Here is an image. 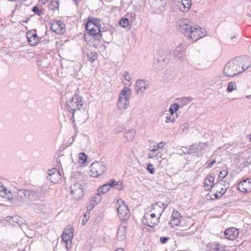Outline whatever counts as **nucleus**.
Segmentation results:
<instances>
[{
  "mask_svg": "<svg viewBox=\"0 0 251 251\" xmlns=\"http://www.w3.org/2000/svg\"><path fill=\"white\" fill-rule=\"evenodd\" d=\"M63 99L66 100L67 111L72 114V118H74L75 113L76 110H80L83 106L82 98L78 95L77 91H76L74 94L71 92H66Z\"/></svg>",
  "mask_w": 251,
  "mask_h": 251,
  "instance_id": "f257e3e1",
  "label": "nucleus"
},
{
  "mask_svg": "<svg viewBox=\"0 0 251 251\" xmlns=\"http://www.w3.org/2000/svg\"><path fill=\"white\" fill-rule=\"evenodd\" d=\"M237 59L235 57L229 61L225 65L223 70L225 76L232 77L244 72L243 69H240V65Z\"/></svg>",
  "mask_w": 251,
  "mask_h": 251,
  "instance_id": "f03ea898",
  "label": "nucleus"
},
{
  "mask_svg": "<svg viewBox=\"0 0 251 251\" xmlns=\"http://www.w3.org/2000/svg\"><path fill=\"white\" fill-rule=\"evenodd\" d=\"M85 29L88 31L87 34L89 35L92 36L95 40L100 41L102 36H105L108 33L111 35L112 33L108 31H105L102 32L99 26L94 25L90 20L88 21L85 25Z\"/></svg>",
  "mask_w": 251,
  "mask_h": 251,
  "instance_id": "7ed1b4c3",
  "label": "nucleus"
},
{
  "mask_svg": "<svg viewBox=\"0 0 251 251\" xmlns=\"http://www.w3.org/2000/svg\"><path fill=\"white\" fill-rule=\"evenodd\" d=\"M188 34L186 33L185 36L194 41L204 37L206 34L204 28H202L198 25H193V24L191 25V29H188Z\"/></svg>",
  "mask_w": 251,
  "mask_h": 251,
  "instance_id": "20e7f679",
  "label": "nucleus"
},
{
  "mask_svg": "<svg viewBox=\"0 0 251 251\" xmlns=\"http://www.w3.org/2000/svg\"><path fill=\"white\" fill-rule=\"evenodd\" d=\"M131 94V90L126 87H124L122 90L118 101V106L119 109H125L127 108L129 104V98Z\"/></svg>",
  "mask_w": 251,
  "mask_h": 251,
  "instance_id": "39448f33",
  "label": "nucleus"
},
{
  "mask_svg": "<svg viewBox=\"0 0 251 251\" xmlns=\"http://www.w3.org/2000/svg\"><path fill=\"white\" fill-rule=\"evenodd\" d=\"M90 168V176L93 177H96L102 175L107 170L104 162L98 161L93 163Z\"/></svg>",
  "mask_w": 251,
  "mask_h": 251,
  "instance_id": "423d86ee",
  "label": "nucleus"
},
{
  "mask_svg": "<svg viewBox=\"0 0 251 251\" xmlns=\"http://www.w3.org/2000/svg\"><path fill=\"white\" fill-rule=\"evenodd\" d=\"M160 217H156L155 213L150 214L149 213H145L142 219V222L144 225L154 228L159 223V219Z\"/></svg>",
  "mask_w": 251,
  "mask_h": 251,
  "instance_id": "0eeeda50",
  "label": "nucleus"
},
{
  "mask_svg": "<svg viewBox=\"0 0 251 251\" xmlns=\"http://www.w3.org/2000/svg\"><path fill=\"white\" fill-rule=\"evenodd\" d=\"M207 143H195L192 145L189 148L187 147H184L186 151H184V154H196L198 156L201 152L205 150V147L208 146Z\"/></svg>",
  "mask_w": 251,
  "mask_h": 251,
  "instance_id": "6e6552de",
  "label": "nucleus"
},
{
  "mask_svg": "<svg viewBox=\"0 0 251 251\" xmlns=\"http://www.w3.org/2000/svg\"><path fill=\"white\" fill-rule=\"evenodd\" d=\"M74 230L71 226L65 227L62 234V239L66 244V247L69 249L71 247L72 241L74 237Z\"/></svg>",
  "mask_w": 251,
  "mask_h": 251,
  "instance_id": "1a4fd4ad",
  "label": "nucleus"
},
{
  "mask_svg": "<svg viewBox=\"0 0 251 251\" xmlns=\"http://www.w3.org/2000/svg\"><path fill=\"white\" fill-rule=\"evenodd\" d=\"M50 29L53 32L61 34L66 32L65 25L62 22L52 20L50 21Z\"/></svg>",
  "mask_w": 251,
  "mask_h": 251,
  "instance_id": "9d476101",
  "label": "nucleus"
},
{
  "mask_svg": "<svg viewBox=\"0 0 251 251\" xmlns=\"http://www.w3.org/2000/svg\"><path fill=\"white\" fill-rule=\"evenodd\" d=\"M192 24L189 22L187 19L182 18L177 20L176 26L177 29L185 35L186 33L188 34V29H191Z\"/></svg>",
  "mask_w": 251,
  "mask_h": 251,
  "instance_id": "9b49d317",
  "label": "nucleus"
},
{
  "mask_svg": "<svg viewBox=\"0 0 251 251\" xmlns=\"http://www.w3.org/2000/svg\"><path fill=\"white\" fill-rule=\"evenodd\" d=\"M70 193L76 200H80L83 196V188L78 183H75L71 186Z\"/></svg>",
  "mask_w": 251,
  "mask_h": 251,
  "instance_id": "f8f14e48",
  "label": "nucleus"
},
{
  "mask_svg": "<svg viewBox=\"0 0 251 251\" xmlns=\"http://www.w3.org/2000/svg\"><path fill=\"white\" fill-rule=\"evenodd\" d=\"M29 190L22 189H19L17 192H14V201H18L24 202L30 198Z\"/></svg>",
  "mask_w": 251,
  "mask_h": 251,
  "instance_id": "ddd939ff",
  "label": "nucleus"
},
{
  "mask_svg": "<svg viewBox=\"0 0 251 251\" xmlns=\"http://www.w3.org/2000/svg\"><path fill=\"white\" fill-rule=\"evenodd\" d=\"M122 202L123 204H120L117 208V211L120 220H123V222H125V221L128 219L130 216V213L128 206L124 203V201H122Z\"/></svg>",
  "mask_w": 251,
  "mask_h": 251,
  "instance_id": "4468645a",
  "label": "nucleus"
},
{
  "mask_svg": "<svg viewBox=\"0 0 251 251\" xmlns=\"http://www.w3.org/2000/svg\"><path fill=\"white\" fill-rule=\"evenodd\" d=\"M171 52L168 50H158L156 54V58L158 63L161 64L162 66L166 64L170 59L169 56Z\"/></svg>",
  "mask_w": 251,
  "mask_h": 251,
  "instance_id": "2eb2a0df",
  "label": "nucleus"
},
{
  "mask_svg": "<svg viewBox=\"0 0 251 251\" xmlns=\"http://www.w3.org/2000/svg\"><path fill=\"white\" fill-rule=\"evenodd\" d=\"M47 179L54 183L56 184L61 179V175L56 168H53L48 171Z\"/></svg>",
  "mask_w": 251,
  "mask_h": 251,
  "instance_id": "dca6fc26",
  "label": "nucleus"
},
{
  "mask_svg": "<svg viewBox=\"0 0 251 251\" xmlns=\"http://www.w3.org/2000/svg\"><path fill=\"white\" fill-rule=\"evenodd\" d=\"M238 63L240 65V69H243L244 72L251 66V58L248 56H238Z\"/></svg>",
  "mask_w": 251,
  "mask_h": 251,
  "instance_id": "f3484780",
  "label": "nucleus"
},
{
  "mask_svg": "<svg viewBox=\"0 0 251 251\" xmlns=\"http://www.w3.org/2000/svg\"><path fill=\"white\" fill-rule=\"evenodd\" d=\"M238 189L242 192H251V178H248L241 181L238 184Z\"/></svg>",
  "mask_w": 251,
  "mask_h": 251,
  "instance_id": "a211bd4d",
  "label": "nucleus"
},
{
  "mask_svg": "<svg viewBox=\"0 0 251 251\" xmlns=\"http://www.w3.org/2000/svg\"><path fill=\"white\" fill-rule=\"evenodd\" d=\"M26 38L28 43L32 46H36L39 41V37L35 31L31 30L26 33Z\"/></svg>",
  "mask_w": 251,
  "mask_h": 251,
  "instance_id": "6ab92c4d",
  "label": "nucleus"
},
{
  "mask_svg": "<svg viewBox=\"0 0 251 251\" xmlns=\"http://www.w3.org/2000/svg\"><path fill=\"white\" fill-rule=\"evenodd\" d=\"M126 224L125 222L122 223L117 232L116 238L118 240L122 241L126 238Z\"/></svg>",
  "mask_w": 251,
  "mask_h": 251,
  "instance_id": "aec40b11",
  "label": "nucleus"
},
{
  "mask_svg": "<svg viewBox=\"0 0 251 251\" xmlns=\"http://www.w3.org/2000/svg\"><path fill=\"white\" fill-rule=\"evenodd\" d=\"M6 221H7L12 226H21V225L23 224V218L16 215L13 216H7L5 219Z\"/></svg>",
  "mask_w": 251,
  "mask_h": 251,
  "instance_id": "412c9836",
  "label": "nucleus"
},
{
  "mask_svg": "<svg viewBox=\"0 0 251 251\" xmlns=\"http://www.w3.org/2000/svg\"><path fill=\"white\" fill-rule=\"evenodd\" d=\"M29 191L30 199L36 201L44 198L45 193L42 188L33 189L29 190Z\"/></svg>",
  "mask_w": 251,
  "mask_h": 251,
  "instance_id": "4be33fe9",
  "label": "nucleus"
},
{
  "mask_svg": "<svg viewBox=\"0 0 251 251\" xmlns=\"http://www.w3.org/2000/svg\"><path fill=\"white\" fill-rule=\"evenodd\" d=\"M224 234L226 239L234 240L238 236L239 232L237 228L231 227L226 229L224 232Z\"/></svg>",
  "mask_w": 251,
  "mask_h": 251,
  "instance_id": "5701e85b",
  "label": "nucleus"
},
{
  "mask_svg": "<svg viewBox=\"0 0 251 251\" xmlns=\"http://www.w3.org/2000/svg\"><path fill=\"white\" fill-rule=\"evenodd\" d=\"M148 82L145 80L139 79L136 81V87L137 93L143 92L147 89V84Z\"/></svg>",
  "mask_w": 251,
  "mask_h": 251,
  "instance_id": "b1692460",
  "label": "nucleus"
},
{
  "mask_svg": "<svg viewBox=\"0 0 251 251\" xmlns=\"http://www.w3.org/2000/svg\"><path fill=\"white\" fill-rule=\"evenodd\" d=\"M108 184L110 188H114L119 190H123L124 188L123 182L121 181H116L114 179H110L108 181Z\"/></svg>",
  "mask_w": 251,
  "mask_h": 251,
  "instance_id": "393cba45",
  "label": "nucleus"
},
{
  "mask_svg": "<svg viewBox=\"0 0 251 251\" xmlns=\"http://www.w3.org/2000/svg\"><path fill=\"white\" fill-rule=\"evenodd\" d=\"M151 207L154 209H159V217H160L167 207V204L160 201H158L155 203L152 204Z\"/></svg>",
  "mask_w": 251,
  "mask_h": 251,
  "instance_id": "a878e982",
  "label": "nucleus"
},
{
  "mask_svg": "<svg viewBox=\"0 0 251 251\" xmlns=\"http://www.w3.org/2000/svg\"><path fill=\"white\" fill-rule=\"evenodd\" d=\"M228 184H227V186H226L224 184V185L221 186L219 189H221L220 191L217 190L216 192L213 195L214 199H218L220 198L222 196L225 194L227 189L229 188ZM217 189L218 188H217Z\"/></svg>",
  "mask_w": 251,
  "mask_h": 251,
  "instance_id": "bb28decb",
  "label": "nucleus"
},
{
  "mask_svg": "<svg viewBox=\"0 0 251 251\" xmlns=\"http://www.w3.org/2000/svg\"><path fill=\"white\" fill-rule=\"evenodd\" d=\"M191 5V0H182L181 4L180 5V9L183 12H187L190 9Z\"/></svg>",
  "mask_w": 251,
  "mask_h": 251,
  "instance_id": "cd10ccee",
  "label": "nucleus"
},
{
  "mask_svg": "<svg viewBox=\"0 0 251 251\" xmlns=\"http://www.w3.org/2000/svg\"><path fill=\"white\" fill-rule=\"evenodd\" d=\"M136 131L135 129H131L127 130L124 134V137L128 141H132L135 136Z\"/></svg>",
  "mask_w": 251,
  "mask_h": 251,
  "instance_id": "c85d7f7f",
  "label": "nucleus"
},
{
  "mask_svg": "<svg viewBox=\"0 0 251 251\" xmlns=\"http://www.w3.org/2000/svg\"><path fill=\"white\" fill-rule=\"evenodd\" d=\"M32 207L38 211H42L45 207V203L42 200L38 201L31 204Z\"/></svg>",
  "mask_w": 251,
  "mask_h": 251,
  "instance_id": "c756f323",
  "label": "nucleus"
},
{
  "mask_svg": "<svg viewBox=\"0 0 251 251\" xmlns=\"http://www.w3.org/2000/svg\"><path fill=\"white\" fill-rule=\"evenodd\" d=\"M224 183H225V182L222 180H220L218 182H216L215 183H213L212 185L210 186V184L204 185V188L206 190H210L213 188H220L221 186H222L224 185Z\"/></svg>",
  "mask_w": 251,
  "mask_h": 251,
  "instance_id": "7c9ffc66",
  "label": "nucleus"
},
{
  "mask_svg": "<svg viewBox=\"0 0 251 251\" xmlns=\"http://www.w3.org/2000/svg\"><path fill=\"white\" fill-rule=\"evenodd\" d=\"M87 55L89 58V61L92 63L97 59L98 56L97 53L95 51H89Z\"/></svg>",
  "mask_w": 251,
  "mask_h": 251,
  "instance_id": "2f4dec72",
  "label": "nucleus"
},
{
  "mask_svg": "<svg viewBox=\"0 0 251 251\" xmlns=\"http://www.w3.org/2000/svg\"><path fill=\"white\" fill-rule=\"evenodd\" d=\"M110 189V187L108 184V182L104 184L98 189V191L101 194H104L107 193Z\"/></svg>",
  "mask_w": 251,
  "mask_h": 251,
  "instance_id": "473e14b6",
  "label": "nucleus"
},
{
  "mask_svg": "<svg viewBox=\"0 0 251 251\" xmlns=\"http://www.w3.org/2000/svg\"><path fill=\"white\" fill-rule=\"evenodd\" d=\"M101 194L99 193L97 191V193L95 194L92 198L91 200V201L92 203L97 205L99 204L101 200L102 197L101 196Z\"/></svg>",
  "mask_w": 251,
  "mask_h": 251,
  "instance_id": "72a5a7b5",
  "label": "nucleus"
},
{
  "mask_svg": "<svg viewBox=\"0 0 251 251\" xmlns=\"http://www.w3.org/2000/svg\"><path fill=\"white\" fill-rule=\"evenodd\" d=\"M59 6V3L57 0H51L49 4V7L50 10H58Z\"/></svg>",
  "mask_w": 251,
  "mask_h": 251,
  "instance_id": "f704fd0d",
  "label": "nucleus"
},
{
  "mask_svg": "<svg viewBox=\"0 0 251 251\" xmlns=\"http://www.w3.org/2000/svg\"><path fill=\"white\" fill-rule=\"evenodd\" d=\"M171 53L173 54V55L175 56L177 59L182 60L183 52L182 50H180V47H177L173 52Z\"/></svg>",
  "mask_w": 251,
  "mask_h": 251,
  "instance_id": "c9c22d12",
  "label": "nucleus"
},
{
  "mask_svg": "<svg viewBox=\"0 0 251 251\" xmlns=\"http://www.w3.org/2000/svg\"><path fill=\"white\" fill-rule=\"evenodd\" d=\"M178 100L181 102L180 104V107H182L183 106L187 104L189 102H191L193 100V98L191 97H183L178 98Z\"/></svg>",
  "mask_w": 251,
  "mask_h": 251,
  "instance_id": "e433bc0d",
  "label": "nucleus"
},
{
  "mask_svg": "<svg viewBox=\"0 0 251 251\" xmlns=\"http://www.w3.org/2000/svg\"><path fill=\"white\" fill-rule=\"evenodd\" d=\"M1 197H5L8 200H14V192L12 193L10 191L4 192L2 194H0Z\"/></svg>",
  "mask_w": 251,
  "mask_h": 251,
  "instance_id": "4c0bfd02",
  "label": "nucleus"
},
{
  "mask_svg": "<svg viewBox=\"0 0 251 251\" xmlns=\"http://www.w3.org/2000/svg\"><path fill=\"white\" fill-rule=\"evenodd\" d=\"M169 224L171 227L175 226H179L180 224V219H172L169 222Z\"/></svg>",
  "mask_w": 251,
  "mask_h": 251,
  "instance_id": "58836bf2",
  "label": "nucleus"
},
{
  "mask_svg": "<svg viewBox=\"0 0 251 251\" xmlns=\"http://www.w3.org/2000/svg\"><path fill=\"white\" fill-rule=\"evenodd\" d=\"M129 20L128 18H122L119 22L120 25L123 27H126L128 25Z\"/></svg>",
  "mask_w": 251,
  "mask_h": 251,
  "instance_id": "ea45409f",
  "label": "nucleus"
},
{
  "mask_svg": "<svg viewBox=\"0 0 251 251\" xmlns=\"http://www.w3.org/2000/svg\"><path fill=\"white\" fill-rule=\"evenodd\" d=\"M236 89V85L234 82H230L228 83L227 90L228 92H231Z\"/></svg>",
  "mask_w": 251,
  "mask_h": 251,
  "instance_id": "a19ab883",
  "label": "nucleus"
},
{
  "mask_svg": "<svg viewBox=\"0 0 251 251\" xmlns=\"http://www.w3.org/2000/svg\"><path fill=\"white\" fill-rule=\"evenodd\" d=\"M32 10L35 13V14L39 16H41L44 14V12L43 11L40 10L38 6L37 5L33 7Z\"/></svg>",
  "mask_w": 251,
  "mask_h": 251,
  "instance_id": "79ce46f5",
  "label": "nucleus"
},
{
  "mask_svg": "<svg viewBox=\"0 0 251 251\" xmlns=\"http://www.w3.org/2000/svg\"><path fill=\"white\" fill-rule=\"evenodd\" d=\"M87 159V156L85 153L81 152L79 154V159L80 161H81L82 163H85Z\"/></svg>",
  "mask_w": 251,
  "mask_h": 251,
  "instance_id": "37998d69",
  "label": "nucleus"
},
{
  "mask_svg": "<svg viewBox=\"0 0 251 251\" xmlns=\"http://www.w3.org/2000/svg\"><path fill=\"white\" fill-rule=\"evenodd\" d=\"M90 212H86L84 215V218L82 219V224L84 225L88 221L90 217Z\"/></svg>",
  "mask_w": 251,
  "mask_h": 251,
  "instance_id": "c03bdc74",
  "label": "nucleus"
},
{
  "mask_svg": "<svg viewBox=\"0 0 251 251\" xmlns=\"http://www.w3.org/2000/svg\"><path fill=\"white\" fill-rule=\"evenodd\" d=\"M181 217L180 214L178 211L174 210L172 215V219H180Z\"/></svg>",
  "mask_w": 251,
  "mask_h": 251,
  "instance_id": "a18cd8bd",
  "label": "nucleus"
},
{
  "mask_svg": "<svg viewBox=\"0 0 251 251\" xmlns=\"http://www.w3.org/2000/svg\"><path fill=\"white\" fill-rule=\"evenodd\" d=\"M157 156H159L160 157H162V154H160L159 152H158L157 153H155V152L151 151L148 154L149 157L150 158H151V159H152L154 157Z\"/></svg>",
  "mask_w": 251,
  "mask_h": 251,
  "instance_id": "49530a36",
  "label": "nucleus"
},
{
  "mask_svg": "<svg viewBox=\"0 0 251 251\" xmlns=\"http://www.w3.org/2000/svg\"><path fill=\"white\" fill-rule=\"evenodd\" d=\"M147 170L151 174H153L155 172V169L153 165L151 164H149L147 167Z\"/></svg>",
  "mask_w": 251,
  "mask_h": 251,
  "instance_id": "de8ad7c7",
  "label": "nucleus"
},
{
  "mask_svg": "<svg viewBox=\"0 0 251 251\" xmlns=\"http://www.w3.org/2000/svg\"><path fill=\"white\" fill-rule=\"evenodd\" d=\"M228 174V172L226 170H222L219 175V177L221 178H224Z\"/></svg>",
  "mask_w": 251,
  "mask_h": 251,
  "instance_id": "09e8293b",
  "label": "nucleus"
},
{
  "mask_svg": "<svg viewBox=\"0 0 251 251\" xmlns=\"http://www.w3.org/2000/svg\"><path fill=\"white\" fill-rule=\"evenodd\" d=\"M88 20L91 21L92 24H94V25H98L100 24V20L99 19L94 18L93 17L88 18Z\"/></svg>",
  "mask_w": 251,
  "mask_h": 251,
  "instance_id": "8fccbe9b",
  "label": "nucleus"
},
{
  "mask_svg": "<svg viewBox=\"0 0 251 251\" xmlns=\"http://www.w3.org/2000/svg\"><path fill=\"white\" fill-rule=\"evenodd\" d=\"M166 123H169V122H173L174 123L175 122V118L174 116H167L166 117Z\"/></svg>",
  "mask_w": 251,
  "mask_h": 251,
  "instance_id": "3c124183",
  "label": "nucleus"
},
{
  "mask_svg": "<svg viewBox=\"0 0 251 251\" xmlns=\"http://www.w3.org/2000/svg\"><path fill=\"white\" fill-rule=\"evenodd\" d=\"M170 239L169 237L162 236L160 237V242L161 244H166Z\"/></svg>",
  "mask_w": 251,
  "mask_h": 251,
  "instance_id": "603ef678",
  "label": "nucleus"
},
{
  "mask_svg": "<svg viewBox=\"0 0 251 251\" xmlns=\"http://www.w3.org/2000/svg\"><path fill=\"white\" fill-rule=\"evenodd\" d=\"M214 176L212 175H209L206 177V180L208 181V182L210 184L211 183H213L214 182Z\"/></svg>",
  "mask_w": 251,
  "mask_h": 251,
  "instance_id": "864d4df0",
  "label": "nucleus"
},
{
  "mask_svg": "<svg viewBox=\"0 0 251 251\" xmlns=\"http://www.w3.org/2000/svg\"><path fill=\"white\" fill-rule=\"evenodd\" d=\"M124 77L125 79L128 82H129L131 79V76L130 74L127 72H125Z\"/></svg>",
  "mask_w": 251,
  "mask_h": 251,
  "instance_id": "5fc2aeb1",
  "label": "nucleus"
},
{
  "mask_svg": "<svg viewBox=\"0 0 251 251\" xmlns=\"http://www.w3.org/2000/svg\"><path fill=\"white\" fill-rule=\"evenodd\" d=\"M170 107H172L175 112L177 111L179 108V105L177 103H174L170 105Z\"/></svg>",
  "mask_w": 251,
  "mask_h": 251,
  "instance_id": "6e6d98bb",
  "label": "nucleus"
},
{
  "mask_svg": "<svg viewBox=\"0 0 251 251\" xmlns=\"http://www.w3.org/2000/svg\"><path fill=\"white\" fill-rule=\"evenodd\" d=\"M96 205L90 201V203L88 204L87 208V212H90V211L96 206Z\"/></svg>",
  "mask_w": 251,
  "mask_h": 251,
  "instance_id": "4d7b16f0",
  "label": "nucleus"
},
{
  "mask_svg": "<svg viewBox=\"0 0 251 251\" xmlns=\"http://www.w3.org/2000/svg\"><path fill=\"white\" fill-rule=\"evenodd\" d=\"M215 163H216V160H212V161H210V162L208 161L206 163V164H205L206 165V168H211Z\"/></svg>",
  "mask_w": 251,
  "mask_h": 251,
  "instance_id": "13d9d810",
  "label": "nucleus"
},
{
  "mask_svg": "<svg viewBox=\"0 0 251 251\" xmlns=\"http://www.w3.org/2000/svg\"><path fill=\"white\" fill-rule=\"evenodd\" d=\"M8 191L6 188L3 185V183L0 181V192L2 194L4 192Z\"/></svg>",
  "mask_w": 251,
  "mask_h": 251,
  "instance_id": "bf43d9fd",
  "label": "nucleus"
},
{
  "mask_svg": "<svg viewBox=\"0 0 251 251\" xmlns=\"http://www.w3.org/2000/svg\"><path fill=\"white\" fill-rule=\"evenodd\" d=\"M189 127V125L187 123H184L182 125H181V129L183 132H184L185 130H187Z\"/></svg>",
  "mask_w": 251,
  "mask_h": 251,
  "instance_id": "052dcab7",
  "label": "nucleus"
},
{
  "mask_svg": "<svg viewBox=\"0 0 251 251\" xmlns=\"http://www.w3.org/2000/svg\"><path fill=\"white\" fill-rule=\"evenodd\" d=\"M129 16V20L130 19L131 22H133L136 19V15L134 13H131Z\"/></svg>",
  "mask_w": 251,
  "mask_h": 251,
  "instance_id": "680f3d73",
  "label": "nucleus"
},
{
  "mask_svg": "<svg viewBox=\"0 0 251 251\" xmlns=\"http://www.w3.org/2000/svg\"><path fill=\"white\" fill-rule=\"evenodd\" d=\"M166 144V143L164 142H161L160 143H159L157 145H156V148L158 149H162L163 148V147H164V146Z\"/></svg>",
  "mask_w": 251,
  "mask_h": 251,
  "instance_id": "e2e57ef3",
  "label": "nucleus"
},
{
  "mask_svg": "<svg viewBox=\"0 0 251 251\" xmlns=\"http://www.w3.org/2000/svg\"><path fill=\"white\" fill-rule=\"evenodd\" d=\"M124 129V128L121 126H118L115 129V131L116 132H120Z\"/></svg>",
  "mask_w": 251,
  "mask_h": 251,
  "instance_id": "0e129e2a",
  "label": "nucleus"
},
{
  "mask_svg": "<svg viewBox=\"0 0 251 251\" xmlns=\"http://www.w3.org/2000/svg\"><path fill=\"white\" fill-rule=\"evenodd\" d=\"M169 111L171 116H174V114L176 112L175 111H174V110H173L172 108L170 107L169 108Z\"/></svg>",
  "mask_w": 251,
  "mask_h": 251,
  "instance_id": "69168bd1",
  "label": "nucleus"
},
{
  "mask_svg": "<svg viewBox=\"0 0 251 251\" xmlns=\"http://www.w3.org/2000/svg\"><path fill=\"white\" fill-rule=\"evenodd\" d=\"M158 150V149L156 148V146H154V148L153 149H150L151 151V152H156Z\"/></svg>",
  "mask_w": 251,
  "mask_h": 251,
  "instance_id": "338daca9",
  "label": "nucleus"
},
{
  "mask_svg": "<svg viewBox=\"0 0 251 251\" xmlns=\"http://www.w3.org/2000/svg\"><path fill=\"white\" fill-rule=\"evenodd\" d=\"M206 198L207 200L210 199V200H213L215 199H214V198L211 197V196H210V195H209V194H207V195H206Z\"/></svg>",
  "mask_w": 251,
  "mask_h": 251,
  "instance_id": "774afa93",
  "label": "nucleus"
}]
</instances>
